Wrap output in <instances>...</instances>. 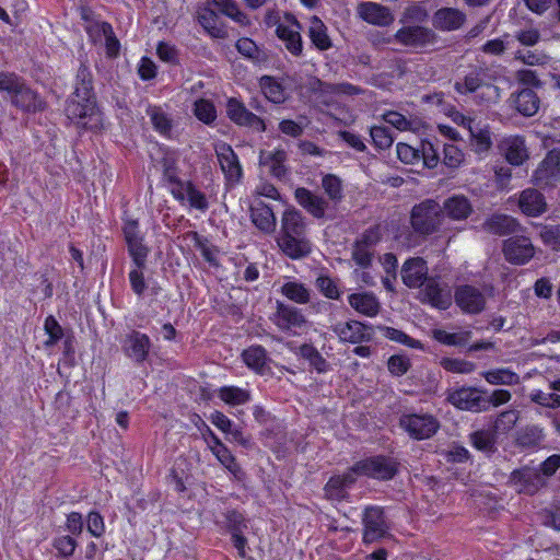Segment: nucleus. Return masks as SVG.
I'll list each match as a JSON object with an SVG mask.
<instances>
[{"label":"nucleus","instance_id":"obj_1","mask_svg":"<svg viewBox=\"0 0 560 560\" xmlns=\"http://www.w3.org/2000/svg\"><path fill=\"white\" fill-rule=\"evenodd\" d=\"M66 115L85 129H98L102 126V115L93 92L92 73L85 65H81L78 70L74 91L67 102Z\"/></svg>","mask_w":560,"mask_h":560},{"label":"nucleus","instance_id":"obj_43","mask_svg":"<svg viewBox=\"0 0 560 560\" xmlns=\"http://www.w3.org/2000/svg\"><path fill=\"white\" fill-rule=\"evenodd\" d=\"M244 363L257 373H264L267 364V352L261 346H252L243 351Z\"/></svg>","mask_w":560,"mask_h":560},{"label":"nucleus","instance_id":"obj_37","mask_svg":"<svg viewBox=\"0 0 560 560\" xmlns=\"http://www.w3.org/2000/svg\"><path fill=\"white\" fill-rule=\"evenodd\" d=\"M26 84V81L14 72L0 71V93L12 102L20 90Z\"/></svg>","mask_w":560,"mask_h":560},{"label":"nucleus","instance_id":"obj_56","mask_svg":"<svg viewBox=\"0 0 560 560\" xmlns=\"http://www.w3.org/2000/svg\"><path fill=\"white\" fill-rule=\"evenodd\" d=\"M194 113L196 117L205 124H211L217 117L214 105L203 98L195 102Z\"/></svg>","mask_w":560,"mask_h":560},{"label":"nucleus","instance_id":"obj_15","mask_svg":"<svg viewBox=\"0 0 560 560\" xmlns=\"http://www.w3.org/2000/svg\"><path fill=\"white\" fill-rule=\"evenodd\" d=\"M214 151L226 180L230 183H238L242 178L243 171L238 156L232 147L220 141L214 144Z\"/></svg>","mask_w":560,"mask_h":560},{"label":"nucleus","instance_id":"obj_50","mask_svg":"<svg viewBox=\"0 0 560 560\" xmlns=\"http://www.w3.org/2000/svg\"><path fill=\"white\" fill-rule=\"evenodd\" d=\"M315 285L318 291L327 299L338 300L340 298V290L335 279L322 275L316 278Z\"/></svg>","mask_w":560,"mask_h":560},{"label":"nucleus","instance_id":"obj_25","mask_svg":"<svg viewBox=\"0 0 560 560\" xmlns=\"http://www.w3.org/2000/svg\"><path fill=\"white\" fill-rule=\"evenodd\" d=\"M287 159L288 154L283 149L277 148L271 151L262 150L259 154V164L267 168L272 176L282 178L287 175Z\"/></svg>","mask_w":560,"mask_h":560},{"label":"nucleus","instance_id":"obj_44","mask_svg":"<svg viewBox=\"0 0 560 560\" xmlns=\"http://www.w3.org/2000/svg\"><path fill=\"white\" fill-rule=\"evenodd\" d=\"M213 5L223 14L234 20L242 26L249 24L248 16L242 12L234 0H212Z\"/></svg>","mask_w":560,"mask_h":560},{"label":"nucleus","instance_id":"obj_22","mask_svg":"<svg viewBox=\"0 0 560 560\" xmlns=\"http://www.w3.org/2000/svg\"><path fill=\"white\" fill-rule=\"evenodd\" d=\"M359 16L369 24L388 26L394 22L390 10L376 2H362L358 7Z\"/></svg>","mask_w":560,"mask_h":560},{"label":"nucleus","instance_id":"obj_5","mask_svg":"<svg viewBox=\"0 0 560 560\" xmlns=\"http://www.w3.org/2000/svg\"><path fill=\"white\" fill-rule=\"evenodd\" d=\"M447 400L460 410L481 412L487 410L486 392L477 387H460L451 392Z\"/></svg>","mask_w":560,"mask_h":560},{"label":"nucleus","instance_id":"obj_31","mask_svg":"<svg viewBox=\"0 0 560 560\" xmlns=\"http://www.w3.org/2000/svg\"><path fill=\"white\" fill-rule=\"evenodd\" d=\"M355 481L353 467L343 475L331 477L325 486L326 495L334 500H341L346 497L348 488Z\"/></svg>","mask_w":560,"mask_h":560},{"label":"nucleus","instance_id":"obj_24","mask_svg":"<svg viewBox=\"0 0 560 560\" xmlns=\"http://www.w3.org/2000/svg\"><path fill=\"white\" fill-rule=\"evenodd\" d=\"M348 303L355 312L366 317L377 316L382 308L381 302L372 292L351 293Z\"/></svg>","mask_w":560,"mask_h":560},{"label":"nucleus","instance_id":"obj_18","mask_svg":"<svg viewBox=\"0 0 560 560\" xmlns=\"http://www.w3.org/2000/svg\"><path fill=\"white\" fill-rule=\"evenodd\" d=\"M457 306L467 314H479L486 305L485 294L476 287L460 285L455 291Z\"/></svg>","mask_w":560,"mask_h":560},{"label":"nucleus","instance_id":"obj_61","mask_svg":"<svg viewBox=\"0 0 560 560\" xmlns=\"http://www.w3.org/2000/svg\"><path fill=\"white\" fill-rule=\"evenodd\" d=\"M143 268L144 267L135 266V268H132L128 275L130 287L138 298H142L145 289L148 288L144 280V275L142 270Z\"/></svg>","mask_w":560,"mask_h":560},{"label":"nucleus","instance_id":"obj_12","mask_svg":"<svg viewBox=\"0 0 560 560\" xmlns=\"http://www.w3.org/2000/svg\"><path fill=\"white\" fill-rule=\"evenodd\" d=\"M300 31L301 25L292 14H285L282 24H279L276 28L278 38L284 44L287 50L295 57L303 52Z\"/></svg>","mask_w":560,"mask_h":560},{"label":"nucleus","instance_id":"obj_54","mask_svg":"<svg viewBox=\"0 0 560 560\" xmlns=\"http://www.w3.org/2000/svg\"><path fill=\"white\" fill-rule=\"evenodd\" d=\"M470 442L479 451L489 453L494 451V435L490 431H477L470 434Z\"/></svg>","mask_w":560,"mask_h":560},{"label":"nucleus","instance_id":"obj_9","mask_svg":"<svg viewBox=\"0 0 560 560\" xmlns=\"http://www.w3.org/2000/svg\"><path fill=\"white\" fill-rule=\"evenodd\" d=\"M533 180L535 185L546 188L552 187L560 180V151L551 150L539 163L534 172Z\"/></svg>","mask_w":560,"mask_h":560},{"label":"nucleus","instance_id":"obj_38","mask_svg":"<svg viewBox=\"0 0 560 560\" xmlns=\"http://www.w3.org/2000/svg\"><path fill=\"white\" fill-rule=\"evenodd\" d=\"M218 397L230 406H242L250 401L252 395L248 389L237 386H222L218 390Z\"/></svg>","mask_w":560,"mask_h":560},{"label":"nucleus","instance_id":"obj_20","mask_svg":"<svg viewBox=\"0 0 560 560\" xmlns=\"http://www.w3.org/2000/svg\"><path fill=\"white\" fill-rule=\"evenodd\" d=\"M428 271L427 261L422 257H411L401 267V280L408 288H421L430 278Z\"/></svg>","mask_w":560,"mask_h":560},{"label":"nucleus","instance_id":"obj_32","mask_svg":"<svg viewBox=\"0 0 560 560\" xmlns=\"http://www.w3.org/2000/svg\"><path fill=\"white\" fill-rule=\"evenodd\" d=\"M11 104L27 113H36L45 108V102L27 85V83L22 90H20L19 94L15 95Z\"/></svg>","mask_w":560,"mask_h":560},{"label":"nucleus","instance_id":"obj_13","mask_svg":"<svg viewBox=\"0 0 560 560\" xmlns=\"http://www.w3.org/2000/svg\"><path fill=\"white\" fill-rule=\"evenodd\" d=\"M151 339L148 335L132 330L121 341L124 354L137 364L143 363L150 353Z\"/></svg>","mask_w":560,"mask_h":560},{"label":"nucleus","instance_id":"obj_46","mask_svg":"<svg viewBox=\"0 0 560 560\" xmlns=\"http://www.w3.org/2000/svg\"><path fill=\"white\" fill-rule=\"evenodd\" d=\"M82 16L86 21L85 31L92 42L100 43L104 39L106 34L112 33L113 27L109 23L89 19L85 12H83Z\"/></svg>","mask_w":560,"mask_h":560},{"label":"nucleus","instance_id":"obj_35","mask_svg":"<svg viewBox=\"0 0 560 560\" xmlns=\"http://www.w3.org/2000/svg\"><path fill=\"white\" fill-rule=\"evenodd\" d=\"M307 35L313 45L322 51L327 50L332 46L327 32V26L317 16H312L310 19Z\"/></svg>","mask_w":560,"mask_h":560},{"label":"nucleus","instance_id":"obj_11","mask_svg":"<svg viewBox=\"0 0 560 560\" xmlns=\"http://www.w3.org/2000/svg\"><path fill=\"white\" fill-rule=\"evenodd\" d=\"M331 330L341 342H349L353 345L369 342L373 337L372 326L359 320L337 323L331 327Z\"/></svg>","mask_w":560,"mask_h":560},{"label":"nucleus","instance_id":"obj_40","mask_svg":"<svg viewBox=\"0 0 560 560\" xmlns=\"http://www.w3.org/2000/svg\"><path fill=\"white\" fill-rule=\"evenodd\" d=\"M482 377L491 385H516L520 376L508 368L492 369L481 373Z\"/></svg>","mask_w":560,"mask_h":560},{"label":"nucleus","instance_id":"obj_48","mask_svg":"<svg viewBox=\"0 0 560 560\" xmlns=\"http://www.w3.org/2000/svg\"><path fill=\"white\" fill-rule=\"evenodd\" d=\"M147 115L150 117L154 129L161 135L166 136L171 132L172 121L161 107L149 106Z\"/></svg>","mask_w":560,"mask_h":560},{"label":"nucleus","instance_id":"obj_2","mask_svg":"<svg viewBox=\"0 0 560 560\" xmlns=\"http://www.w3.org/2000/svg\"><path fill=\"white\" fill-rule=\"evenodd\" d=\"M277 243L280 249L292 259L303 258L311 253L307 220L300 210L289 208L282 213Z\"/></svg>","mask_w":560,"mask_h":560},{"label":"nucleus","instance_id":"obj_52","mask_svg":"<svg viewBox=\"0 0 560 560\" xmlns=\"http://www.w3.org/2000/svg\"><path fill=\"white\" fill-rule=\"evenodd\" d=\"M420 151V160H422L423 165L428 168H434L439 165L440 154L435 144L430 140H423L421 142Z\"/></svg>","mask_w":560,"mask_h":560},{"label":"nucleus","instance_id":"obj_45","mask_svg":"<svg viewBox=\"0 0 560 560\" xmlns=\"http://www.w3.org/2000/svg\"><path fill=\"white\" fill-rule=\"evenodd\" d=\"M301 355L308 361L310 365L318 373H326L330 369V364L312 345H303L300 349Z\"/></svg>","mask_w":560,"mask_h":560},{"label":"nucleus","instance_id":"obj_27","mask_svg":"<svg viewBox=\"0 0 560 560\" xmlns=\"http://www.w3.org/2000/svg\"><path fill=\"white\" fill-rule=\"evenodd\" d=\"M518 206L522 212L528 217H538L547 210L544 195L534 188L522 191Z\"/></svg>","mask_w":560,"mask_h":560},{"label":"nucleus","instance_id":"obj_26","mask_svg":"<svg viewBox=\"0 0 560 560\" xmlns=\"http://www.w3.org/2000/svg\"><path fill=\"white\" fill-rule=\"evenodd\" d=\"M250 219L253 224L264 233L270 234L276 230L277 220L272 209L260 200L252 205Z\"/></svg>","mask_w":560,"mask_h":560},{"label":"nucleus","instance_id":"obj_47","mask_svg":"<svg viewBox=\"0 0 560 560\" xmlns=\"http://www.w3.org/2000/svg\"><path fill=\"white\" fill-rule=\"evenodd\" d=\"M322 187L332 203H339L343 198V187L341 179L334 175L327 174L322 178Z\"/></svg>","mask_w":560,"mask_h":560},{"label":"nucleus","instance_id":"obj_55","mask_svg":"<svg viewBox=\"0 0 560 560\" xmlns=\"http://www.w3.org/2000/svg\"><path fill=\"white\" fill-rule=\"evenodd\" d=\"M211 453L231 474L237 476L241 472V468L237 465L235 457L225 445L219 446L218 450H213Z\"/></svg>","mask_w":560,"mask_h":560},{"label":"nucleus","instance_id":"obj_49","mask_svg":"<svg viewBox=\"0 0 560 560\" xmlns=\"http://www.w3.org/2000/svg\"><path fill=\"white\" fill-rule=\"evenodd\" d=\"M433 337L436 341L447 346H462L465 345L470 338L469 331L463 332H448L443 329H435Z\"/></svg>","mask_w":560,"mask_h":560},{"label":"nucleus","instance_id":"obj_64","mask_svg":"<svg viewBox=\"0 0 560 560\" xmlns=\"http://www.w3.org/2000/svg\"><path fill=\"white\" fill-rule=\"evenodd\" d=\"M398 159L406 164H413L420 161V151L407 143L399 142L396 145Z\"/></svg>","mask_w":560,"mask_h":560},{"label":"nucleus","instance_id":"obj_30","mask_svg":"<svg viewBox=\"0 0 560 560\" xmlns=\"http://www.w3.org/2000/svg\"><path fill=\"white\" fill-rule=\"evenodd\" d=\"M466 15L458 9L442 8L434 14V26L442 31L458 30L465 22Z\"/></svg>","mask_w":560,"mask_h":560},{"label":"nucleus","instance_id":"obj_60","mask_svg":"<svg viewBox=\"0 0 560 560\" xmlns=\"http://www.w3.org/2000/svg\"><path fill=\"white\" fill-rule=\"evenodd\" d=\"M515 59L527 66H544L549 61V57L546 54L532 50H517Z\"/></svg>","mask_w":560,"mask_h":560},{"label":"nucleus","instance_id":"obj_23","mask_svg":"<svg viewBox=\"0 0 560 560\" xmlns=\"http://www.w3.org/2000/svg\"><path fill=\"white\" fill-rule=\"evenodd\" d=\"M273 322L281 330L302 328L306 324L302 311L282 302H277V312Z\"/></svg>","mask_w":560,"mask_h":560},{"label":"nucleus","instance_id":"obj_3","mask_svg":"<svg viewBox=\"0 0 560 560\" xmlns=\"http://www.w3.org/2000/svg\"><path fill=\"white\" fill-rule=\"evenodd\" d=\"M444 221L443 209L439 202L425 199L415 205L410 211V224L413 232L427 237L439 232Z\"/></svg>","mask_w":560,"mask_h":560},{"label":"nucleus","instance_id":"obj_34","mask_svg":"<svg viewBox=\"0 0 560 560\" xmlns=\"http://www.w3.org/2000/svg\"><path fill=\"white\" fill-rule=\"evenodd\" d=\"M520 228L517 221L506 214H493L483 223V229L487 232L508 235L516 232Z\"/></svg>","mask_w":560,"mask_h":560},{"label":"nucleus","instance_id":"obj_41","mask_svg":"<svg viewBox=\"0 0 560 560\" xmlns=\"http://www.w3.org/2000/svg\"><path fill=\"white\" fill-rule=\"evenodd\" d=\"M545 440L544 429L532 424L521 429L517 432L516 442L520 446L532 448L540 445Z\"/></svg>","mask_w":560,"mask_h":560},{"label":"nucleus","instance_id":"obj_51","mask_svg":"<svg viewBox=\"0 0 560 560\" xmlns=\"http://www.w3.org/2000/svg\"><path fill=\"white\" fill-rule=\"evenodd\" d=\"M441 365L447 372L459 374H469L476 370V364L474 362L463 359L443 358L441 360Z\"/></svg>","mask_w":560,"mask_h":560},{"label":"nucleus","instance_id":"obj_19","mask_svg":"<svg viewBox=\"0 0 560 560\" xmlns=\"http://www.w3.org/2000/svg\"><path fill=\"white\" fill-rule=\"evenodd\" d=\"M226 114L232 121L240 126L249 127L259 132L266 130L264 120L249 112L245 105L236 98H230L228 101Z\"/></svg>","mask_w":560,"mask_h":560},{"label":"nucleus","instance_id":"obj_42","mask_svg":"<svg viewBox=\"0 0 560 560\" xmlns=\"http://www.w3.org/2000/svg\"><path fill=\"white\" fill-rule=\"evenodd\" d=\"M260 88L264 95L272 103L281 104L287 98L285 89L272 77L264 75L260 79Z\"/></svg>","mask_w":560,"mask_h":560},{"label":"nucleus","instance_id":"obj_58","mask_svg":"<svg viewBox=\"0 0 560 560\" xmlns=\"http://www.w3.org/2000/svg\"><path fill=\"white\" fill-rule=\"evenodd\" d=\"M223 517L222 523L231 534L243 533V530L247 528L245 518L237 511L229 510L223 514Z\"/></svg>","mask_w":560,"mask_h":560},{"label":"nucleus","instance_id":"obj_8","mask_svg":"<svg viewBox=\"0 0 560 560\" xmlns=\"http://www.w3.org/2000/svg\"><path fill=\"white\" fill-rule=\"evenodd\" d=\"M363 542H375L388 534V525L386 523L384 512L378 506H368L364 510L363 518Z\"/></svg>","mask_w":560,"mask_h":560},{"label":"nucleus","instance_id":"obj_39","mask_svg":"<svg viewBox=\"0 0 560 560\" xmlns=\"http://www.w3.org/2000/svg\"><path fill=\"white\" fill-rule=\"evenodd\" d=\"M280 292L287 299L298 304H306L311 301V290L298 281L284 282L280 288Z\"/></svg>","mask_w":560,"mask_h":560},{"label":"nucleus","instance_id":"obj_53","mask_svg":"<svg viewBox=\"0 0 560 560\" xmlns=\"http://www.w3.org/2000/svg\"><path fill=\"white\" fill-rule=\"evenodd\" d=\"M381 331H383V335L388 338L389 340L396 341L398 343L408 346L413 349H421L422 345L419 340H416L411 337H409L404 331L393 328V327H380Z\"/></svg>","mask_w":560,"mask_h":560},{"label":"nucleus","instance_id":"obj_57","mask_svg":"<svg viewBox=\"0 0 560 560\" xmlns=\"http://www.w3.org/2000/svg\"><path fill=\"white\" fill-rule=\"evenodd\" d=\"M370 136L374 145L380 150L388 149L394 142V138L386 127H372L370 130Z\"/></svg>","mask_w":560,"mask_h":560},{"label":"nucleus","instance_id":"obj_21","mask_svg":"<svg viewBox=\"0 0 560 560\" xmlns=\"http://www.w3.org/2000/svg\"><path fill=\"white\" fill-rule=\"evenodd\" d=\"M294 198L296 202L313 218H325L329 203L323 196L305 187H299L294 191Z\"/></svg>","mask_w":560,"mask_h":560},{"label":"nucleus","instance_id":"obj_62","mask_svg":"<svg viewBox=\"0 0 560 560\" xmlns=\"http://www.w3.org/2000/svg\"><path fill=\"white\" fill-rule=\"evenodd\" d=\"M388 371L395 376H401L408 372L411 366L408 357L402 354H395L388 359Z\"/></svg>","mask_w":560,"mask_h":560},{"label":"nucleus","instance_id":"obj_17","mask_svg":"<svg viewBox=\"0 0 560 560\" xmlns=\"http://www.w3.org/2000/svg\"><path fill=\"white\" fill-rule=\"evenodd\" d=\"M394 37L397 43L411 48H422L435 40L434 33L430 28L420 25L401 27Z\"/></svg>","mask_w":560,"mask_h":560},{"label":"nucleus","instance_id":"obj_7","mask_svg":"<svg viewBox=\"0 0 560 560\" xmlns=\"http://www.w3.org/2000/svg\"><path fill=\"white\" fill-rule=\"evenodd\" d=\"M355 475H363L375 479L388 480L392 479L396 471V462L385 456H374L361 462L353 466Z\"/></svg>","mask_w":560,"mask_h":560},{"label":"nucleus","instance_id":"obj_16","mask_svg":"<svg viewBox=\"0 0 560 560\" xmlns=\"http://www.w3.org/2000/svg\"><path fill=\"white\" fill-rule=\"evenodd\" d=\"M503 254L509 262L525 265L534 257L535 248L528 237L513 236L504 241Z\"/></svg>","mask_w":560,"mask_h":560},{"label":"nucleus","instance_id":"obj_59","mask_svg":"<svg viewBox=\"0 0 560 560\" xmlns=\"http://www.w3.org/2000/svg\"><path fill=\"white\" fill-rule=\"evenodd\" d=\"M443 163L450 168H457L464 162L463 151L454 144H444Z\"/></svg>","mask_w":560,"mask_h":560},{"label":"nucleus","instance_id":"obj_36","mask_svg":"<svg viewBox=\"0 0 560 560\" xmlns=\"http://www.w3.org/2000/svg\"><path fill=\"white\" fill-rule=\"evenodd\" d=\"M442 209L443 213L445 212L453 220H465L472 211L469 200L464 196H453L446 199Z\"/></svg>","mask_w":560,"mask_h":560},{"label":"nucleus","instance_id":"obj_4","mask_svg":"<svg viewBox=\"0 0 560 560\" xmlns=\"http://www.w3.org/2000/svg\"><path fill=\"white\" fill-rule=\"evenodd\" d=\"M399 425L411 439L421 441L438 432L440 421L428 412H405L399 418Z\"/></svg>","mask_w":560,"mask_h":560},{"label":"nucleus","instance_id":"obj_28","mask_svg":"<svg viewBox=\"0 0 560 560\" xmlns=\"http://www.w3.org/2000/svg\"><path fill=\"white\" fill-rule=\"evenodd\" d=\"M501 148L506 161L512 165H522L528 158L525 141L520 136L505 138L501 143Z\"/></svg>","mask_w":560,"mask_h":560},{"label":"nucleus","instance_id":"obj_6","mask_svg":"<svg viewBox=\"0 0 560 560\" xmlns=\"http://www.w3.org/2000/svg\"><path fill=\"white\" fill-rule=\"evenodd\" d=\"M485 89L483 95L488 98H497L499 89L490 83L488 70L481 67L471 69L462 81L455 83V90L460 93H472L478 89Z\"/></svg>","mask_w":560,"mask_h":560},{"label":"nucleus","instance_id":"obj_29","mask_svg":"<svg viewBox=\"0 0 560 560\" xmlns=\"http://www.w3.org/2000/svg\"><path fill=\"white\" fill-rule=\"evenodd\" d=\"M511 98L516 110L523 116L530 117L539 109L540 100L532 89H523L512 94Z\"/></svg>","mask_w":560,"mask_h":560},{"label":"nucleus","instance_id":"obj_10","mask_svg":"<svg viewBox=\"0 0 560 560\" xmlns=\"http://www.w3.org/2000/svg\"><path fill=\"white\" fill-rule=\"evenodd\" d=\"M421 288L419 292L421 302L440 310H446L452 304L450 287L441 283L436 277H430Z\"/></svg>","mask_w":560,"mask_h":560},{"label":"nucleus","instance_id":"obj_63","mask_svg":"<svg viewBox=\"0 0 560 560\" xmlns=\"http://www.w3.org/2000/svg\"><path fill=\"white\" fill-rule=\"evenodd\" d=\"M128 250L132 257L133 265L137 267H144V262L149 253L148 247L143 244V238L128 243Z\"/></svg>","mask_w":560,"mask_h":560},{"label":"nucleus","instance_id":"obj_14","mask_svg":"<svg viewBox=\"0 0 560 560\" xmlns=\"http://www.w3.org/2000/svg\"><path fill=\"white\" fill-rule=\"evenodd\" d=\"M510 483L517 492L525 494H534L547 485L537 468L527 466L514 470L510 476Z\"/></svg>","mask_w":560,"mask_h":560},{"label":"nucleus","instance_id":"obj_33","mask_svg":"<svg viewBox=\"0 0 560 560\" xmlns=\"http://www.w3.org/2000/svg\"><path fill=\"white\" fill-rule=\"evenodd\" d=\"M470 147L477 154L487 153L492 147L490 128L487 124L478 121L470 127Z\"/></svg>","mask_w":560,"mask_h":560}]
</instances>
